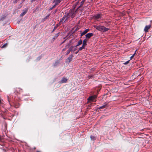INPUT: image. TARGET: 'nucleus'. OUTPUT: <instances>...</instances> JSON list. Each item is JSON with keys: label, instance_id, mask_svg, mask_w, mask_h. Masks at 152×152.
Wrapping results in <instances>:
<instances>
[{"label": "nucleus", "instance_id": "obj_23", "mask_svg": "<svg viewBox=\"0 0 152 152\" xmlns=\"http://www.w3.org/2000/svg\"><path fill=\"white\" fill-rule=\"evenodd\" d=\"M73 48H74V46H71L68 50H69V52H70V51H72V50H73Z\"/></svg>", "mask_w": 152, "mask_h": 152}, {"label": "nucleus", "instance_id": "obj_40", "mask_svg": "<svg viewBox=\"0 0 152 152\" xmlns=\"http://www.w3.org/2000/svg\"><path fill=\"white\" fill-rule=\"evenodd\" d=\"M36 152H42L39 151H37Z\"/></svg>", "mask_w": 152, "mask_h": 152}, {"label": "nucleus", "instance_id": "obj_29", "mask_svg": "<svg viewBox=\"0 0 152 152\" xmlns=\"http://www.w3.org/2000/svg\"><path fill=\"white\" fill-rule=\"evenodd\" d=\"M7 45V44H4L2 47H1L2 48H3L5 47H6Z\"/></svg>", "mask_w": 152, "mask_h": 152}, {"label": "nucleus", "instance_id": "obj_5", "mask_svg": "<svg viewBox=\"0 0 152 152\" xmlns=\"http://www.w3.org/2000/svg\"><path fill=\"white\" fill-rule=\"evenodd\" d=\"M14 93L16 94L18 93H19L20 92H21L22 91V90L19 88H16L14 89Z\"/></svg>", "mask_w": 152, "mask_h": 152}, {"label": "nucleus", "instance_id": "obj_15", "mask_svg": "<svg viewBox=\"0 0 152 152\" xmlns=\"http://www.w3.org/2000/svg\"><path fill=\"white\" fill-rule=\"evenodd\" d=\"M59 26V25L58 24H57L56 25V26H55L53 29L52 31V33Z\"/></svg>", "mask_w": 152, "mask_h": 152}, {"label": "nucleus", "instance_id": "obj_36", "mask_svg": "<svg viewBox=\"0 0 152 152\" xmlns=\"http://www.w3.org/2000/svg\"><path fill=\"white\" fill-rule=\"evenodd\" d=\"M66 40V39H65L64 41L62 42L61 43V45H62L65 42Z\"/></svg>", "mask_w": 152, "mask_h": 152}, {"label": "nucleus", "instance_id": "obj_7", "mask_svg": "<svg viewBox=\"0 0 152 152\" xmlns=\"http://www.w3.org/2000/svg\"><path fill=\"white\" fill-rule=\"evenodd\" d=\"M151 25H149L146 26L144 29V31L145 32H148V30L151 28Z\"/></svg>", "mask_w": 152, "mask_h": 152}, {"label": "nucleus", "instance_id": "obj_6", "mask_svg": "<svg viewBox=\"0 0 152 152\" xmlns=\"http://www.w3.org/2000/svg\"><path fill=\"white\" fill-rule=\"evenodd\" d=\"M72 42V40H70L69 41V43L66 45L65 47L62 50V51H65L67 49L69 48V46L70 45L71 43Z\"/></svg>", "mask_w": 152, "mask_h": 152}, {"label": "nucleus", "instance_id": "obj_18", "mask_svg": "<svg viewBox=\"0 0 152 152\" xmlns=\"http://www.w3.org/2000/svg\"><path fill=\"white\" fill-rule=\"evenodd\" d=\"M50 15V14H49L48 15H47L46 16L45 18H44L42 19V20L43 21H45L49 17V16Z\"/></svg>", "mask_w": 152, "mask_h": 152}, {"label": "nucleus", "instance_id": "obj_24", "mask_svg": "<svg viewBox=\"0 0 152 152\" xmlns=\"http://www.w3.org/2000/svg\"><path fill=\"white\" fill-rule=\"evenodd\" d=\"M41 58V57L39 56L36 59V60L37 61H39V60H40Z\"/></svg>", "mask_w": 152, "mask_h": 152}, {"label": "nucleus", "instance_id": "obj_12", "mask_svg": "<svg viewBox=\"0 0 152 152\" xmlns=\"http://www.w3.org/2000/svg\"><path fill=\"white\" fill-rule=\"evenodd\" d=\"M88 41V40H87V39H85L83 40L82 45L85 47L87 45V42Z\"/></svg>", "mask_w": 152, "mask_h": 152}, {"label": "nucleus", "instance_id": "obj_22", "mask_svg": "<svg viewBox=\"0 0 152 152\" xmlns=\"http://www.w3.org/2000/svg\"><path fill=\"white\" fill-rule=\"evenodd\" d=\"M136 51H137V50H136L135 51V53H134L130 57V58L131 59H132L134 57V56H135V55L136 54Z\"/></svg>", "mask_w": 152, "mask_h": 152}, {"label": "nucleus", "instance_id": "obj_11", "mask_svg": "<svg viewBox=\"0 0 152 152\" xmlns=\"http://www.w3.org/2000/svg\"><path fill=\"white\" fill-rule=\"evenodd\" d=\"M67 79L64 77L61 80V81L60 82V83H65L67 82Z\"/></svg>", "mask_w": 152, "mask_h": 152}, {"label": "nucleus", "instance_id": "obj_19", "mask_svg": "<svg viewBox=\"0 0 152 152\" xmlns=\"http://www.w3.org/2000/svg\"><path fill=\"white\" fill-rule=\"evenodd\" d=\"M66 18V19L65 20V21L67 19V18L66 17H63L61 19V20H60V22H62Z\"/></svg>", "mask_w": 152, "mask_h": 152}, {"label": "nucleus", "instance_id": "obj_28", "mask_svg": "<svg viewBox=\"0 0 152 152\" xmlns=\"http://www.w3.org/2000/svg\"><path fill=\"white\" fill-rule=\"evenodd\" d=\"M58 63V62H55V63L53 64V66H56Z\"/></svg>", "mask_w": 152, "mask_h": 152}, {"label": "nucleus", "instance_id": "obj_10", "mask_svg": "<svg viewBox=\"0 0 152 152\" xmlns=\"http://www.w3.org/2000/svg\"><path fill=\"white\" fill-rule=\"evenodd\" d=\"M89 30V29L88 28L85 30L83 32H82L80 36L81 37L83 35L86 34V33H87Z\"/></svg>", "mask_w": 152, "mask_h": 152}, {"label": "nucleus", "instance_id": "obj_2", "mask_svg": "<svg viewBox=\"0 0 152 152\" xmlns=\"http://www.w3.org/2000/svg\"><path fill=\"white\" fill-rule=\"evenodd\" d=\"M102 16V14H96L93 16V18L96 20H99L101 19Z\"/></svg>", "mask_w": 152, "mask_h": 152}, {"label": "nucleus", "instance_id": "obj_37", "mask_svg": "<svg viewBox=\"0 0 152 152\" xmlns=\"http://www.w3.org/2000/svg\"><path fill=\"white\" fill-rule=\"evenodd\" d=\"M75 16V14H73L71 16V17L72 18H73Z\"/></svg>", "mask_w": 152, "mask_h": 152}, {"label": "nucleus", "instance_id": "obj_27", "mask_svg": "<svg viewBox=\"0 0 152 152\" xmlns=\"http://www.w3.org/2000/svg\"><path fill=\"white\" fill-rule=\"evenodd\" d=\"M85 0H82V1L81 2L80 4H81V5H83V4H84V2H85Z\"/></svg>", "mask_w": 152, "mask_h": 152}, {"label": "nucleus", "instance_id": "obj_31", "mask_svg": "<svg viewBox=\"0 0 152 152\" xmlns=\"http://www.w3.org/2000/svg\"><path fill=\"white\" fill-rule=\"evenodd\" d=\"M62 0H56V1L57 2V3H60Z\"/></svg>", "mask_w": 152, "mask_h": 152}, {"label": "nucleus", "instance_id": "obj_4", "mask_svg": "<svg viewBox=\"0 0 152 152\" xmlns=\"http://www.w3.org/2000/svg\"><path fill=\"white\" fill-rule=\"evenodd\" d=\"M94 35L93 33H88L86 34L85 35L86 38L85 39H87L88 40L89 39H90L91 37L93 36Z\"/></svg>", "mask_w": 152, "mask_h": 152}, {"label": "nucleus", "instance_id": "obj_21", "mask_svg": "<svg viewBox=\"0 0 152 152\" xmlns=\"http://www.w3.org/2000/svg\"><path fill=\"white\" fill-rule=\"evenodd\" d=\"M85 48V47L82 45L81 47L79 48V50H81L83 49H84Z\"/></svg>", "mask_w": 152, "mask_h": 152}, {"label": "nucleus", "instance_id": "obj_39", "mask_svg": "<svg viewBox=\"0 0 152 152\" xmlns=\"http://www.w3.org/2000/svg\"><path fill=\"white\" fill-rule=\"evenodd\" d=\"M78 52H79V51H77V52H76L75 53V54H77V53Z\"/></svg>", "mask_w": 152, "mask_h": 152}, {"label": "nucleus", "instance_id": "obj_25", "mask_svg": "<svg viewBox=\"0 0 152 152\" xmlns=\"http://www.w3.org/2000/svg\"><path fill=\"white\" fill-rule=\"evenodd\" d=\"M129 61H130V60H128V61H127L126 62L123 63V64L124 65H126V64H128V63H129Z\"/></svg>", "mask_w": 152, "mask_h": 152}, {"label": "nucleus", "instance_id": "obj_9", "mask_svg": "<svg viewBox=\"0 0 152 152\" xmlns=\"http://www.w3.org/2000/svg\"><path fill=\"white\" fill-rule=\"evenodd\" d=\"M73 57V55L72 54H71L66 59L67 61L69 63H70Z\"/></svg>", "mask_w": 152, "mask_h": 152}, {"label": "nucleus", "instance_id": "obj_17", "mask_svg": "<svg viewBox=\"0 0 152 152\" xmlns=\"http://www.w3.org/2000/svg\"><path fill=\"white\" fill-rule=\"evenodd\" d=\"M27 12V10H26L24 11L23 12H22L20 15V16H24L25 14H26Z\"/></svg>", "mask_w": 152, "mask_h": 152}, {"label": "nucleus", "instance_id": "obj_16", "mask_svg": "<svg viewBox=\"0 0 152 152\" xmlns=\"http://www.w3.org/2000/svg\"><path fill=\"white\" fill-rule=\"evenodd\" d=\"M58 3H57V2L56 1H55V3L54 4V5L52 6V7H51V8L50 9L51 10L53 8H55L56 6H57V5L58 4Z\"/></svg>", "mask_w": 152, "mask_h": 152}, {"label": "nucleus", "instance_id": "obj_32", "mask_svg": "<svg viewBox=\"0 0 152 152\" xmlns=\"http://www.w3.org/2000/svg\"><path fill=\"white\" fill-rule=\"evenodd\" d=\"M76 50V48H75L74 47V48H73V50H72V51H75V50Z\"/></svg>", "mask_w": 152, "mask_h": 152}, {"label": "nucleus", "instance_id": "obj_30", "mask_svg": "<svg viewBox=\"0 0 152 152\" xmlns=\"http://www.w3.org/2000/svg\"><path fill=\"white\" fill-rule=\"evenodd\" d=\"M70 52H69V50H68L67 51V52H66V55H67L68 54H69V53Z\"/></svg>", "mask_w": 152, "mask_h": 152}, {"label": "nucleus", "instance_id": "obj_3", "mask_svg": "<svg viewBox=\"0 0 152 152\" xmlns=\"http://www.w3.org/2000/svg\"><path fill=\"white\" fill-rule=\"evenodd\" d=\"M97 95H93L91 96L88 98L87 100L88 101H93L97 97Z\"/></svg>", "mask_w": 152, "mask_h": 152}, {"label": "nucleus", "instance_id": "obj_34", "mask_svg": "<svg viewBox=\"0 0 152 152\" xmlns=\"http://www.w3.org/2000/svg\"><path fill=\"white\" fill-rule=\"evenodd\" d=\"M57 9H56V10L53 12V13L54 14H55V13L57 11Z\"/></svg>", "mask_w": 152, "mask_h": 152}, {"label": "nucleus", "instance_id": "obj_41", "mask_svg": "<svg viewBox=\"0 0 152 152\" xmlns=\"http://www.w3.org/2000/svg\"><path fill=\"white\" fill-rule=\"evenodd\" d=\"M66 37H65L64 38V39H65V38H66Z\"/></svg>", "mask_w": 152, "mask_h": 152}, {"label": "nucleus", "instance_id": "obj_38", "mask_svg": "<svg viewBox=\"0 0 152 152\" xmlns=\"http://www.w3.org/2000/svg\"><path fill=\"white\" fill-rule=\"evenodd\" d=\"M82 5H81V4H80V6L78 8H80V7H81L82 6Z\"/></svg>", "mask_w": 152, "mask_h": 152}, {"label": "nucleus", "instance_id": "obj_20", "mask_svg": "<svg viewBox=\"0 0 152 152\" xmlns=\"http://www.w3.org/2000/svg\"><path fill=\"white\" fill-rule=\"evenodd\" d=\"M90 137L91 140H94L96 139V137L93 136L91 135Z\"/></svg>", "mask_w": 152, "mask_h": 152}, {"label": "nucleus", "instance_id": "obj_42", "mask_svg": "<svg viewBox=\"0 0 152 152\" xmlns=\"http://www.w3.org/2000/svg\"><path fill=\"white\" fill-rule=\"evenodd\" d=\"M36 149V148H34V149Z\"/></svg>", "mask_w": 152, "mask_h": 152}, {"label": "nucleus", "instance_id": "obj_35", "mask_svg": "<svg viewBox=\"0 0 152 152\" xmlns=\"http://www.w3.org/2000/svg\"><path fill=\"white\" fill-rule=\"evenodd\" d=\"M37 0H31V3H33L35 1H37Z\"/></svg>", "mask_w": 152, "mask_h": 152}, {"label": "nucleus", "instance_id": "obj_33", "mask_svg": "<svg viewBox=\"0 0 152 152\" xmlns=\"http://www.w3.org/2000/svg\"><path fill=\"white\" fill-rule=\"evenodd\" d=\"M18 1V0H15V1H14L13 2V3H17V1Z\"/></svg>", "mask_w": 152, "mask_h": 152}, {"label": "nucleus", "instance_id": "obj_43", "mask_svg": "<svg viewBox=\"0 0 152 152\" xmlns=\"http://www.w3.org/2000/svg\"><path fill=\"white\" fill-rule=\"evenodd\" d=\"M151 114H152V113H151Z\"/></svg>", "mask_w": 152, "mask_h": 152}, {"label": "nucleus", "instance_id": "obj_1", "mask_svg": "<svg viewBox=\"0 0 152 152\" xmlns=\"http://www.w3.org/2000/svg\"><path fill=\"white\" fill-rule=\"evenodd\" d=\"M94 27L97 30L102 32H104L110 30V28H106L102 26H94Z\"/></svg>", "mask_w": 152, "mask_h": 152}, {"label": "nucleus", "instance_id": "obj_8", "mask_svg": "<svg viewBox=\"0 0 152 152\" xmlns=\"http://www.w3.org/2000/svg\"><path fill=\"white\" fill-rule=\"evenodd\" d=\"M108 104V103H107V102L104 103V104L103 105H102V106H101L99 107L98 108V109H104V108H105V107H107Z\"/></svg>", "mask_w": 152, "mask_h": 152}, {"label": "nucleus", "instance_id": "obj_14", "mask_svg": "<svg viewBox=\"0 0 152 152\" xmlns=\"http://www.w3.org/2000/svg\"><path fill=\"white\" fill-rule=\"evenodd\" d=\"M82 43V40L81 39L80 41H79L78 42L77 44L75 46V47H77V46H78L80 45H81Z\"/></svg>", "mask_w": 152, "mask_h": 152}, {"label": "nucleus", "instance_id": "obj_13", "mask_svg": "<svg viewBox=\"0 0 152 152\" xmlns=\"http://www.w3.org/2000/svg\"><path fill=\"white\" fill-rule=\"evenodd\" d=\"M60 34V32H58V33L57 34H55L53 38V39H54V40H55L58 37V36L59 35V34Z\"/></svg>", "mask_w": 152, "mask_h": 152}, {"label": "nucleus", "instance_id": "obj_26", "mask_svg": "<svg viewBox=\"0 0 152 152\" xmlns=\"http://www.w3.org/2000/svg\"><path fill=\"white\" fill-rule=\"evenodd\" d=\"M93 76H94V75H89L88 77V79H91V78H92Z\"/></svg>", "mask_w": 152, "mask_h": 152}]
</instances>
